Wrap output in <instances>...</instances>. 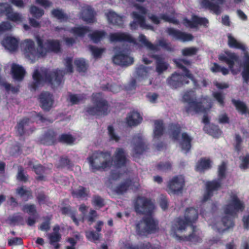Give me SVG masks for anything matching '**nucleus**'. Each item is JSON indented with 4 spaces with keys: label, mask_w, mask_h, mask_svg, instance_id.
<instances>
[{
    "label": "nucleus",
    "mask_w": 249,
    "mask_h": 249,
    "mask_svg": "<svg viewBox=\"0 0 249 249\" xmlns=\"http://www.w3.org/2000/svg\"><path fill=\"white\" fill-rule=\"evenodd\" d=\"M208 22V20L206 18L199 17L195 15L192 16L191 20L186 18H184L183 19L184 25L190 28H196L198 25L206 26Z\"/></svg>",
    "instance_id": "aec40b11"
},
{
    "label": "nucleus",
    "mask_w": 249,
    "mask_h": 249,
    "mask_svg": "<svg viewBox=\"0 0 249 249\" xmlns=\"http://www.w3.org/2000/svg\"><path fill=\"white\" fill-rule=\"evenodd\" d=\"M142 120L140 114L137 111L131 112L126 118V123L129 126H136L140 124Z\"/></svg>",
    "instance_id": "cd10ccee"
},
{
    "label": "nucleus",
    "mask_w": 249,
    "mask_h": 249,
    "mask_svg": "<svg viewBox=\"0 0 249 249\" xmlns=\"http://www.w3.org/2000/svg\"><path fill=\"white\" fill-rule=\"evenodd\" d=\"M92 204L95 207L99 208H101L105 206L104 199L98 195H94L93 196Z\"/></svg>",
    "instance_id": "680f3d73"
},
{
    "label": "nucleus",
    "mask_w": 249,
    "mask_h": 249,
    "mask_svg": "<svg viewBox=\"0 0 249 249\" xmlns=\"http://www.w3.org/2000/svg\"><path fill=\"white\" fill-rule=\"evenodd\" d=\"M135 212L146 216L136 225V231L140 236H147L155 233L159 230V221L152 216L154 205L150 198L138 196L134 201Z\"/></svg>",
    "instance_id": "f257e3e1"
},
{
    "label": "nucleus",
    "mask_w": 249,
    "mask_h": 249,
    "mask_svg": "<svg viewBox=\"0 0 249 249\" xmlns=\"http://www.w3.org/2000/svg\"><path fill=\"white\" fill-rule=\"evenodd\" d=\"M30 122V119L24 118L18 123L15 129L18 136L21 137L24 135H29L35 131V128L30 127L29 128Z\"/></svg>",
    "instance_id": "a211bd4d"
},
{
    "label": "nucleus",
    "mask_w": 249,
    "mask_h": 249,
    "mask_svg": "<svg viewBox=\"0 0 249 249\" xmlns=\"http://www.w3.org/2000/svg\"><path fill=\"white\" fill-rule=\"evenodd\" d=\"M98 217L97 212L93 209H91L89 212V214L86 216H83L82 218V221L84 222L86 220L88 223L89 225H91L94 223L96 219Z\"/></svg>",
    "instance_id": "49530a36"
},
{
    "label": "nucleus",
    "mask_w": 249,
    "mask_h": 249,
    "mask_svg": "<svg viewBox=\"0 0 249 249\" xmlns=\"http://www.w3.org/2000/svg\"><path fill=\"white\" fill-rule=\"evenodd\" d=\"M182 127L178 123H170L168 125V129L171 132L172 139L175 141L179 140L180 132Z\"/></svg>",
    "instance_id": "ea45409f"
},
{
    "label": "nucleus",
    "mask_w": 249,
    "mask_h": 249,
    "mask_svg": "<svg viewBox=\"0 0 249 249\" xmlns=\"http://www.w3.org/2000/svg\"><path fill=\"white\" fill-rule=\"evenodd\" d=\"M95 12L94 10L90 6H88L83 9L81 17L83 20L88 23H92L94 22Z\"/></svg>",
    "instance_id": "bb28decb"
},
{
    "label": "nucleus",
    "mask_w": 249,
    "mask_h": 249,
    "mask_svg": "<svg viewBox=\"0 0 249 249\" xmlns=\"http://www.w3.org/2000/svg\"><path fill=\"white\" fill-rule=\"evenodd\" d=\"M17 178L18 180L24 182H26L28 180V176L25 175L24 169L21 166L18 167Z\"/></svg>",
    "instance_id": "69168bd1"
},
{
    "label": "nucleus",
    "mask_w": 249,
    "mask_h": 249,
    "mask_svg": "<svg viewBox=\"0 0 249 249\" xmlns=\"http://www.w3.org/2000/svg\"><path fill=\"white\" fill-rule=\"evenodd\" d=\"M107 33L103 30H96L89 35L91 40L95 43H98L106 37Z\"/></svg>",
    "instance_id": "79ce46f5"
},
{
    "label": "nucleus",
    "mask_w": 249,
    "mask_h": 249,
    "mask_svg": "<svg viewBox=\"0 0 249 249\" xmlns=\"http://www.w3.org/2000/svg\"><path fill=\"white\" fill-rule=\"evenodd\" d=\"M89 48L95 58H100L105 50L104 48H99L93 45H89Z\"/></svg>",
    "instance_id": "4d7b16f0"
},
{
    "label": "nucleus",
    "mask_w": 249,
    "mask_h": 249,
    "mask_svg": "<svg viewBox=\"0 0 249 249\" xmlns=\"http://www.w3.org/2000/svg\"><path fill=\"white\" fill-rule=\"evenodd\" d=\"M30 12L32 16L36 18H40L44 14V12L43 9L39 8L35 5H32L30 7Z\"/></svg>",
    "instance_id": "13d9d810"
},
{
    "label": "nucleus",
    "mask_w": 249,
    "mask_h": 249,
    "mask_svg": "<svg viewBox=\"0 0 249 249\" xmlns=\"http://www.w3.org/2000/svg\"><path fill=\"white\" fill-rule=\"evenodd\" d=\"M75 139L70 134H62L57 139V142L67 144H72L73 143Z\"/></svg>",
    "instance_id": "a18cd8bd"
},
{
    "label": "nucleus",
    "mask_w": 249,
    "mask_h": 249,
    "mask_svg": "<svg viewBox=\"0 0 249 249\" xmlns=\"http://www.w3.org/2000/svg\"><path fill=\"white\" fill-rule=\"evenodd\" d=\"M185 182L183 178L178 176L174 177L168 182V193L174 195L182 194Z\"/></svg>",
    "instance_id": "4468645a"
},
{
    "label": "nucleus",
    "mask_w": 249,
    "mask_h": 249,
    "mask_svg": "<svg viewBox=\"0 0 249 249\" xmlns=\"http://www.w3.org/2000/svg\"><path fill=\"white\" fill-rule=\"evenodd\" d=\"M222 187V182L220 179H215L208 181L205 183L206 190L203 195L202 201L206 202L210 199L213 196L214 192L220 190Z\"/></svg>",
    "instance_id": "9d476101"
},
{
    "label": "nucleus",
    "mask_w": 249,
    "mask_h": 249,
    "mask_svg": "<svg viewBox=\"0 0 249 249\" xmlns=\"http://www.w3.org/2000/svg\"><path fill=\"white\" fill-rule=\"evenodd\" d=\"M92 102L94 106H89L86 108V112L92 116L107 115L108 112L109 106L107 101L102 97L100 93H93Z\"/></svg>",
    "instance_id": "423d86ee"
},
{
    "label": "nucleus",
    "mask_w": 249,
    "mask_h": 249,
    "mask_svg": "<svg viewBox=\"0 0 249 249\" xmlns=\"http://www.w3.org/2000/svg\"><path fill=\"white\" fill-rule=\"evenodd\" d=\"M52 14L57 19L67 21L69 19V16L61 9H54L52 11Z\"/></svg>",
    "instance_id": "3c124183"
},
{
    "label": "nucleus",
    "mask_w": 249,
    "mask_h": 249,
    "mask_svg": "<svg viewBox=\"0 0 249 249\" xmlns=\"http://www.w3.org/2000/svg\"><path fill=\"white\" fill-rule=\"evenodd\" d=\"M38 100L43 110L49 111L54 103L53 95L48 91L42 92L39 95Z\"/></svg>",
    "instance_id": "6ab92c4d"
},
{
    "label": "nucleus",
    "mask_w": 249,
    "mask_h": 249,
    "mask_svg": "<svg viewBox=\"0 0 249 249\" xmlns=\"http://www.w3.org/2000/svg\"><path fill=\"white\" fill-rule=\"evenodd\" d=\"M7 244L9 247L22 246L23 245V241L21 237H13L8 239Z\"/></svg>",
    "instance_id": "774afa93"
},
{
    "label": "nucleus",
    "mask_w": 249,
    "mask_h": 249,
    "mask_svg": "<svg viewBox=\"0 0 249 249\" xmlns=\"http://www.w3.org/2000/svg\"><path fill=\"white\" fill-rule=\"evenodd\" d=\"M74 64L79 72H85L87 70V64L84 59L80 58L75 60Z\"/></svg>",
    "instance_id": "6e6d98bb"
},
{
    "label": "nucleus",
    "mask_w": 249,
    "mask_h": 249,
    "mask_svg": "<svg viewBox=\"0 0 249 249\" xmlns=\"http://www.w3.org/2000/svg\"><path fill=\"white\" fill-rule=\"evenodd\" d=\"M57 133L52 129L47 130L39 139L40 144L53 145L57 143Z\"/></svg>",
    "instance_id": "4be33fe9"
},
{
    "label": "nucleus",
    "mask_w": 249,
    "mask_h": 249,
    "mask_svg": "<svg viewBox=\"0 0 249 249\" xmlns=\"http://www.w3.org/2000/svg\"><path fill=\"white\" fill-rule=\"evenodd\" d=\"M198 48L196 47H186L181 50V54L184 56H192L196 54Z\"/></svg>",
    "instance_id": "864d4df0"
},
{
    "label": "nucleus",
    "mask_w": 249,
    "mask_h": 249,
    "mask_svg": "<svg viewBox=\"0 0 249 249\" xmlns=\"http://www.w3.org/2000/svg\"><path fill=\"white\" fill-rule=\"evenodd\" d=\"M133 182L130 178L126 179L124 181L121 182L115 188L114 191L118 195H123L126 193L129 188L132 186Z\"/></svg>",
    "instance_id": "c9c22d12"
},
{
    "label": "nucleus",
    "mask_w": 249,
    "mask_h": 249,
    "mask_svg": "<svg viewBox=\"0 0 249 249\" xmlns=\"http://www.w3.org/2000/svg\"><path fill=\"white\" fill-rule=\"evenodd\" d=\"M2 42L4 47L10 51H15L18 48V40L14 37L7 36Z\"/></svg>",
    "instance_id": "7c9ffc66"
},
{
    "label": "nucleus",
    "mask_w": 249,
    "mask_h": 249,
    "mask_svg": "<svg viewBox=\"0 0 249 249\" xmlns=\"http://www.w3.org/2000/svg\"><path fill=\"white\" fill-rule=\"evenodd\" d=\"M42 75L38 69L35 70L33 74L34 81L29 85L31 90H36L42 85L44 81L52 89H55L61 85L64 81L65 72L64 71L58 69L53 71L45 70L42 72Z\"/></svg>",
    "instance_id": "7ed1b4c3"
},
{
    "label": "nucleus",
    "mask_w": 249,
    "mask_h": 249,
    "mask_svg": "<svg viewBox=\"0 0 249 249\" xmlns=\"http://www.w3.org/2000/svg\"><path fill=\"white\" fill-rule=\"evenodd\" d=\"M154 123L153 137L154 139H159L163 135L165 131L163 121L162 120H156Z\"/></svg>",
    "instance_id": "2f4dec72"
},
{
    "label": "nucleus",
    "mask_w": 249,
    "mask_h": 249,
    "mask_svg": "<svg viewBox=\"0 0 249 249\" xmlns=\"http://www.w3.org/2000/svg\"><path fill=\"white\" fill-rule=\"evenodd\" d=\"M228 45L231 48L239 49L245 50V48L243 45L238 42L233 36L229 35L228 36Z\"/></svg>",
    "instance_id": "8fccbe9b"
},
{
    "label": "nucleus",
    "mask_w": 249,
    "mask_h": 249,
    "mask_svg": "<svg viewBox=\"0 0 249 249\" xmlns=\"http://www.w3.org/2000/svg\"><path fill=\"white\" fill-rule=\"evenodd\" d=\"M49 244L53 246L54 249H59L61 245L59 242L62 239V235L56 233H49L47 235Z\"/></svg>",
    "instance_id": "4c0bfd02"
},
{
    "label": "nucleus",
    "mask_w": 249,
    "mask_h": 249,
    "mask_svg": "<svg viewBox=\"0 0 249 249\" xmlns=\"http://www.w3.org/2000/svg\"><path fill=\"white\" fill-rule=\"evenodd\" d=\"M149 57L155 60L156 71L159 74H160L166 71L169 67V64L165 60V58L161 55L151 54Z\"/></svg>",
    "instance_id": "5701e85b"
},
{
    "label": "nucleus",
    "mask_w": 249,
    "mask_h": 249,
    "mask_svg": "<svg viewBox=\"0 0 249 249\" xmlns=\"http://www.w3.org/2000/svg\"><path fill=\"white\" fill-rule=\"evenodd\" d=\"M241 66L243 68L241 75L244 83L248 84L249 82V54L248 53H246L244 55Z\"/></svg>",
    "instance_id": "c756f323"
},
{
    "label": "nucleus",
    "mask_w": 249,
    "mask_h": 249,
    "mask_svg": "<svg viewBox=\"0 0 249 249\" xmlns=\"http://www.w3.org/2000/svg\"><path fill=\"white\" fill-rule=\"evenodd\" d=\"M126 249H160V246L152 245L149 242L140 243L138 245L134 246L131 244L125 245Z\"/></svg>",
    "instance_id": "58836bf2"
},
{
    "label": "nucleus",
    "mask_w": 249,
    "mask_h": 249,
    "mask_svg": "<svg viewBox=\"0 0 249 249\" xmlns=\"http://www.w3.org/2000/svg\"><path fill=\"white\" fill-rule=\"evenodd\" d=\"M109 38L112 42H127L136 44V39L129 33L125 32H117L110 34Z\"/></svg>",
    "instance_id": "dca6fc26"
},
{
    "label": "nucleus",
    "mask_w": 249,
    "mask_h": 249,
    "mask_svg": "<svg viewBox=\"0 0 249 249\" xmlns=\"http://www.w3.org/2000/svg\"><path fill=\"white\" fill-rule=\"evenodd\" d=\"M136 7L141 15L136 11H133L131 13L130 16L133 20L129 25L130 30L135 31L139 27L142 29L153 30V27L146 23L144 15L147 14V10L144 7L138 4L136 5Z\"/></svg>",
    "instance_id": "0eeeda50"
},
{
    "label": "nucleus",
    "mask_w": 249,
    "mask_h": 249,
    "mask_svg": "<svg viewBox=\"0 0 249 249\" xmlns=\"http://www.w3.org/2000/svg\"><path fill=\"white\" fill-rule=\"evenodd\" d=\"M245 208L244 202L239 198L237 194L231 193L229 203L225 206L224 211L226 215L237 217L238 213L243 212Z\"/></svg>",
    "instance_id": "1a4fd4ad"
},
{
    "label": "nucleus",
    "mask_w": 249,
    "mask_h": 249,
    "mask_svg": "<svg viewBox=\"0 0 249 249\" xmlns=\"http://www.w3.org/2000/svg\"><path fill=\"white\" fill-rule=\"evenodd\" d=\"M174 62L176 63L177 67L182 70L186 77L193 81L195 83H196V80L193 75L190 72V71L183 65H190L191 64V62L189 60L186 59H179L178 60H175Z\"/></svg>",
    "instance_id": "393cba45"
},
{
    "label": "nucleus",
    "mask_w": 249,
    "mask_h": 249,
    "mask_svg": "<svg viewBox=\"0 0 249 249\" xmlns=\"http://www.w3.org/2000/svg\"><path fill=\"white\" fill-rule=\"evenodd\" d=\"M70 102L72 105L78 104L80 102L83 101L86 99V95L83 94H71Z\"/></svg>",
    "instance_id": "0e129e2a"
},
{
    "label": "nucleus",
    "mask_w": 249,
    "mask_h": 249,
    "mask_svg": "<svg viewBox=\"0 0 249 249\" xmlns=\"http://www.w3.org/2000/svg\"><path fill=\"white\" fill-rule=\"evenodd\" d=\"M11 71L14 79L18 81L22 80L25 74V71L24 68L22 66L16 64H13Z\"/></svg>",
    "instance_id": "f704fd0d"
},
{
    "label": "nucleus",
    "mask_w": 249,
    "mask_h": 249,
    "mask_svg": "<svg viewBox=\"0 0 249 249\" xmlns=\"http://www.w3.org/2000/svg\"><path fill=\"white\" fill-rule=\"evenodd\" d=\"M10 224H18L20 225H24L25 222L22 216L19 214L18 213L14 214L12 216L9 218Z\"/></svg>",
    "instance_id": "5fc2aeb1"
},
{
    "label": "nucleus",
    "mask_w": 249,
    "mask_h": 249,
    "mask_svg": "<svg viewBox=\"0 0 249 249\" xmlns=\"http://www.w3.org/2000/svg\"><path fill=\"white\" fill-rule=\"evenodd\" d=\"M156 169L160 171H167L172 168L171 163L169 162H160L156 166Z\"/></svg>",
    "instance_id": "338daca9"
},
{
    "label": "nucleus",
    "mask_w": 249,
    "mask_h": 249,
    "mask_svg": "<svg viewBox=\"0 0 249 249\" xmlns=\"http://www.w3.org/2000/svg\"><path fill=\"white\" fill-rule=\"evenodd\" d=\"M167 33L169 36H172L176 40L183 42L190 41L194 39V36L192 34L181 32L173 28H168Z\"/></svg>",
    "instance_id": "412c9836"
},
{
    "label": "nucleus",
    "mask_w": 249,
    "mask_h": 249,
    "mask_svg": "<svg viewBox=\"0 0 249 249\" xmlns=\"http://www.w3.org/2000/svg\"><path fill=\"white\" fill-rule=\"evenodd\" d=\"M218 59L220 61L226 63L229 69L233 71L235 62L238 61L239 57L235 53H226L225 54L220 55Z\"/></svg>",
    "instance_id": "b1692460"
},
{
    "label": "nucleus",
    "mask_w": 249,
    "mask_h": 249,
    "mask_svg": "<svg viewBox=\"0 0 249 249\" xmlns=\"http://www.w3.org/2000/svg\"><path fill=\"white\" fill-rule=\"evenodd\" d=\"M198 217L197 210L194 207H189L185 210L184 218L178 217L174 220L172 231L178 240L195 244L200 242L201 239L196 234V227L193 225Z\"/></svg>",
    "instance_id": "f03ea898"
},
{
    "label": "nucleus",
    "mask_w": 249,
    "mask_h": 249,
    "mask_svg": "<svg viewBox=\"0 0 249 249\" xmlns=\"http://www.w3.org/2000/svg\"><path fill=\"white\" fill-rule=\"evenodd\" d=\"M133 142V153L132 156L137 157L142 154L147 148V145L146 144L142 135L138 134L134 135L132 138Z\"/></svg>",
    "instance_id": "ddd939ff"
},
{
    "label": "nucleus",
    "mask_w": 249,
    "mask_h": 249,
    "mask_svg": "<svg viewBox=\"0 0 249 249\" xmlns=\"http://www.w3.org/2000/svg\"><path fill=\"white\" fill-rule=\"evenodd\" d=\"M193 91L190 90L185 92L183 96V100L188 104L185 110L187 113L193 110L195 113H206L212 107L211 99L208 96L202 98L201 102H197L192 98Z\"/></svg>",
    "instance_id": "20e7f679"
},
{
    "label": "nucleus",
    "mask_w": 249,
    "mask_h": 249,
    "mask_svg": "<svg viewBox=\"0 0 249 249\" xmlns=\"http://www.w3.org/2000/svg\"><path fill=\"white\" fill-rule=\"evenodd\" d=\"M235 217H232L229 215L224 216L222 218V222L223 226L225 227V230L233 228L234 226V218Z\"/></svg>",
    "instance_id": "09e8293b"
},
{
    "label": "nucleus",
    "mask_w": 249,
    "mask_h": 249,
    "mask_svg": "<svg viewBox=\"0 0 249 249\" xmlns=\"http://www.w3.org/2000/svg\"><path fill=\"white\" fill-rule=\"evenodd\" d=\"M148 18L152 21V23L156 25H158L160 23V19H163L165 21L170 23H177V20L176 19L170 18L165 14H160V17H158L154 14H151L148 16Z\"/></svg>",
    "instance_id": "473e14b6"
},
{
    "label": "nucleus",
    "mask_w": 249,
    "mask_h": 249,
    "mask_svg": "<svg viewBox=\"0 0 249 249\" xmlns=\"http://www.w3.org/2000/svg\"><path fill=\"white\" fill-rule=\"evenodd\" d=\"M203 130L207 133L214 137H218L221 134V131L218 126L213 124L205 125Z\"/></svg>",
    "instance_id": "a19ab883"
},
{
    "label": "nucleus",
    "mask_w": 249,
    "mask_h": 249,
    "mask_svg": "<svg viewBox=\"0 0 249 249\" xmlns=\"http://www.w3.org/2000/svg\"><path fill=\"white\" fill-rule=\"evenodd\" d=\"M136 74L138 78L142 79L147 77L148 74V67L140 65L136 69Z\"/></svg>",
    "instance_id": "de8ad7c7"
},
{
    "label": "nucleus",
    "mask_w": 249,
    "mask_h": 249,
    "mask_svg": "<svg viewBox=\"0 0 249 249\" xmlns=\"http://www.w3.org/2000/svg\"><path fill=\"white\" fill-rule=\"evenodd\" d=\"M110 158V152L97 151L87 159L92 171L95 172L110 168L113 164V161Z\"/></svg>",
    "instance_id": "39448f33"
},
{
    "label": "nucleus",
    "mask_w": 249,
    "mask_h": 249,
    "mask_svg": "<svg viewBox=\"0 0 249 249\" xmlns=\"http://www.w3.org/2000/svg\"><path fill=\"white\" fill-rule=\"evenodd\" d=\"M52 216H46L43 217L44 221L41 223L38 227V229L41 231H48L51 228V221Z\"/></svg>",
    "instance_id": "603ef678"
},
{
    "label": "nucleus",
    "mask_w": 249,
    "mask_h": 249,
    "mask_svg": "<svg viewBox=\"0 0 249 249\" xmlns=\"http://www.w3.org/2000/svg\"><path fill=\"white\" fill-rule=\"evenodd\" d=\"M103 90L108 91L113 93H117L120 90V87L116 84H110L107 83L101 87Z\"/></svg>",
    "instance_id": "e2e57ef3"
},
{
    "label": "nucleus",
    "mask_w": 249,
    "mask_h": 249,
    "mask_svg": "<svg viewBox=\"0 0 249 249\" xmlns=\"http://www.w3.org/2000/svg\"><path fill=\"white\" fill-rule=\"evenodd\" d=\"M21 47L26 57L31 61L32 63L34 62L39 56L38 50L36 51L35 47V43L31 39H26L21 44Z\"/></svg>",
    "instance_id": "9b49d317"
},
{
    "label": "nucleus",
    "mask_w": 249,
    "mask_h": 249,
    "mask_svg": "<svg viewBox=\"0 0 249 249\" xmlns=\"http://www.w3.org/2000/svg\"><path fill=\"white\" fill-rule=\"evenodd\" d=\"M112 61L116 65L128 66L133 63L134 58L125 53L124 51H120L114 55Z\"/></svg>",
    "instance_id": "f3484780"
},
{
    "label": "nucleus",
    "mask_w": 249,
    "mask_h": 249,
    "mask_svg": "<svg viewBox=\"0 0 249 249\" xmlns=\"http://www.w3.org/2000/svg\"><path fill=\"white\" fill-rule=\"evenodd\" d=\"M107 17L109 24L120 28L124 27L123 17L119 16L113 11H109L107 14Z\"/></svg>",
    "instance_id": "a878e982"
},
{
    "label": "nucleus",
    "mask_w": 249,
    "mask_h": 249,
    "mask_svg": "<svg viewBox=\"0 0 249 249\" xmlns=\"http://www.w3.org/2000/svg\"><path fill=\"white\" fill-rule=\"evenodd\" d=\"M36 40L38 46V54L40 56L44 57L48 53H57L61 51L60 42L58 39H48L44 42L40 36H37Z\"/></svg>",
    "instance_id": "6e6552de"
},
{
    "label": "nucleus",
    "mask_w": 249,
    "mask_h": 249,
    "mask_svg": "<svg viewBox=\"0 0 249 249\" xmlns=\"http://www.w3.org/2000/svg\"><path fill=\"white\" fill-rule=\"evenodd\" d=\"M187 78H188L185 75V74L183 75L175 72L167 78V82L172 89H176L185 84H188L189 81Z\"/></svg>",
    "instance_id": "f8f14e48"
},
{
    "label": "nucleus",
    "mask_w": 249,
    "mask_h": 249,
    "mask_svg": "<svg viewBox=\"0 0 249 249\" xmlns=\"http://www.w3.org/2000/svg\"><path fill=\"white\" fill-rule=\"evenodd\" d=\"M86 238L90 241L95 242L99 240L100 233L96 232L94 231H89L85 232Z\"/></svg>",
    "instance_id": "bf43d9fd"
},
{
    "label": "nucleus",
    "mask_w": 249,
    "mask_h": 249,
    "mask_svg": "<svg viewBox=\"0 0 249 249\" xmlns=\"http://www.w3.org/2000/svg\"><path fill=\"white\" fill-rule=\"evenodd\" d=\"M211 160L209 159L201 158L196 163V171L200 173L204 172L211 168Z\"/></svg>",
    "instance_id": "72a5a7b5"
},
{
    "label": "nucleus",
    "mask_w": 249,
    "mask_h": 249,
    "mask_svg": "<svg viewBox=\"0 0 249 249\" xmlns=\"http://www.w3.org/2000/svg\"><path fill=\"white\" fill-rule=\"evenodd\" d=\"M89 188L79 186L77 189L72 190L71 194L73 197L87 199L89 196Z\"/></svg>",
    "instance_id": "e433bc0d"
},
{
    "label": "nucleus",
    "mask_w": 249,
    "mask_h": 249,
    "mask_svg": "<svg viewBox=\"0 0 249 249\" xmlns=\"http://www.w3.org/2000/svg\"><path fill=\"white\" fill-rule=\"evenodd\" d=\"M16 192L25 201H28L32 197V191L31 190L24 189L23 187L17 188Z\"/></svg>",
    "instance_id": "c03bdc74"
},
{
    "label": "nucleus",
    "mask_w": 249,
    "mask_h": 249,
    "mask_svg": "<svg viewBox=\"0 0 249 249\" xmlns=\"http://www.w3.org/2000/svg\"><path fill=\"white\" fill-rule=\"evenodd\" d=\"M114 166L117 168H121L126 166L127 159L126 153L122 148H117L112 158Z\"/></svg>",
    "instance_id": "2eb2a0df"
},
{
    "label": "nucleus",
    "mask_w": 249,
    "mask_h": 249,
    "mask_svg": "<svg viewBox=\"0 0 249 249\" xmlns=\"http://www.w3.org/2000/svg\"><path fill=\"white\" fill-rule=\"evenodd\" d=\"M90 31L89 28L88 26H79L71 28L70 32L76 36L83 37Z\"/></svg>",
    "instance_id": "37998d69"
},
{
    "label": "nucleus",
    "mask_w": 249,
    "mask_h": 249,
    "mask_svg": "<svg viewBox=\"0 0 249 249\" xmlns=\"http://www.w3.org/2000/svg\"><path fill=\"white\" fill-rule=\"evenodd\" d=\"M6 16L8 19L13 22L21 21L22 19L21 16L17 12H13V9Z\"/></svg>",
    "instance_id": "052dcab7"
},
{
    "label": "nucleus",
    "mask_w": 249,
    "mask_h": 249,
    "mask_svg": "<svg viewBox=\"0 0 249 249\" xmlns=\"http://www.w3.org/2000/svg\"><path fill=\"white\" fill-rule=\"evenodd\" d=\"M181 136V140L180 142V147L182 150L184 151L185 153H187L191 148V142L193 138L186 132L182 133Z\"/></svg>",
    "instance_id": "c85d7f7f"
}]
</instances>
